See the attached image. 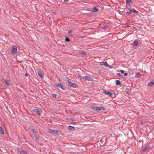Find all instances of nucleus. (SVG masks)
Returning a JSON list of instances; mask_svg holds the SVG:
<instances>
[{"label":"nucleus","mask_w":154,"mask_h":154,"mask_svg":"<svg viewBox=\"0 0 154 154\" xmlns=\"http://www.w3.org/2000/svg\"><path fill=\"white\" fill-rule=\"evenodd\" d=\"M32 111L38 115H41L42 113V110L41 109H33Z\"/></svg>","instance_id":"1"},{"label":"nucleus","mask_w":154,"mask_h":154,"mask_svg":"<svg viewBox=\"0 0 154 154\" xmlns=\"http://www.w3.org/2000/svg\"><path fill=\"white\" fill-rule=\"evenodd\" d=\"M93 109L95 111H100L101 110H104L105 108L103 106H94L93 107Z\"/></svg>","instance_id":"2"},{"label":"nucleus","mask_w":154,"mask_h":154,"mask_svg":"<svg viewBox=\"0 0 154 154\" xmlns=\"http://www.w3.org/2000/svg\"><path fill=\"white\" fill-rule=\"evenodd\" d=\"M55 86L57 87H60V88L63 90H65V88L64 85L60 83H58L57 84H56Z\"/></svg>","instance_id":"3"},{"label":"nucleus","mask_w":154,"mask_h":154,"mask_svg":"<svg viewBox=\"0 0 154 154\" xmlns=\"http://www.w3.org/2000/svg\"><path fill=\"white\" fill-rule=\"evenodd\" d=\"M29 129L33 134L37 132V129L36 128L33 126H29Z\"/></svg>","instance_id":"4"},{"label":"nucleus","mask_w":154,"mask_h":154,"mask_svg":"<svg viewBox=\"0 0 154 154\" xmlns=\"http://www.w3.org/2000/svg\"><path fill=\"white\" fill-rule=\"evenodd\" d=\"M48 131L49 133L51 134H57V132L59 131L58 130H53L51 129H48Z\"/></svg>","instance_id":"5"},{"label":"nucleus","mask_w":154,"mask_h":154,"mask_svg":"<svg viewBox=\"0 0 154 154\" xmlns=\"http://www.w3.org/2000/svg\"><path fill=\"white\" fill-rule=\"evenodd\" d=\"M17 47L15 46H14L12 47L11 52L12 53H15L17 52Z\"/></svg>","instance_id":"6"},{"label":"nucleus","mask_w":154,"mask_h":154,"mask_svg":"<svg viewBox=\"0 0 154 154\" xmlns=\"http://www.w3.org/2000/svg\"><path fill=\"white\" fill-rule=\"evenodd\" d=\"M18 151L20 154H27V151H24L22 149H18Z\"/></svg>","instance_id":"7"},{"label":"nucleus","mask_w":154,"mask_h":154,"mask_svg":"<svg viewBox=\"0 0 154 154\" xmlns=\"http://www.w3.org/2000/svg\"><path fill=\"white\" fill-rule=\"evenodd\" d=\"M82 79H85V80H87L88 81H91L92 80V78L89 77V76H85L81 77Z\"/></svg>","instance_id":"8"},{"label":"nucleus","mask_w":154,"mask_h":154,"mask_svg":"<svg viewBox=\"0 0 154 154\" xmlns=\"http://www.w3.org/2000/svg\"><path fill=\"white\" fill-rule=\"evenodd\" d=\"M126 7L128 10H129L128 11L126 12V14L128 16L130 15L132 12V8L131 9H130L128 7V6H126Z\"/></svg>","instance_id":"9"},{"label":"nucleus","mask_w":154,"mask_h":154,"mask_svg":"<svg viewBox=\"0 0 154 154\" xmlns=\"http://www.w3.org/2000/svg\"><path fill=\"white\" fill-rule=\"evenodd\" d=\"M103 92L106 95H108L111 97H112V94L111 92L108 91L106 90L103 91Z\"/></svg>","instance_id":"10"},{"label":"nucleus","mask_w":154,"mask_h":154,"mask_svg":"<svg viewBox=\"0 0 154 154\" xmlns=\"http://www.w3.org/2000/svg\"><path fill=\"white\" fill-rule=\"evenodd\" d=\"M100 65H104L106 67H109V65L106 62H102L100 63Z\"/></svg>","instance_id":"11"},{"label":"nucleus","mask_w":154,"mask_h":154,"mask_svg":"<svg viewBox=\"0 0 154 154\" xmlns=\"http://www.w3.org/2000/svg\"><path fill=\"white\" fill-rule=\"evenodd\" d=\"M36 140H38L39 139V135L37 132L33 134Z\"/></svg>","instance_id":"12"},{"label":"nucleus","mask_w":154,"mask_h":154,"mask_svg":"<svg viewBox=\"0 0 154 154\" xmlns=\"http://www.w3.org/2000/svg\"><path fill=\"white\" fill-rule=\"evenodd\" d=\"M69 86L71 87H73L74 88H76L77 86V85L74 83L71 82L69 84Z\"/></svg>","instance_id":"13"},{"label":"nucleus","mask_w":154,"mask_h":154,"mask_svg":"<svg viewBox=\"0 0 154 154\" xmlns=\"http://www.w3.org/2000/svg\"><path fill=\"white\" fill-rule=\"evenodd\" d=\"M153 85H154V80L149 82L147 84L148 86H151Z\"/></svg>","instance_id":"14"},{"label":"nucleus","mask_w":154,"mask_h":154,"mask_svg":"<svg viewBox=\"0 0 154 154\" xmlns=\"http://www.w3.org/2000/svg\"><path fill=\"white\" fill-rule=\"evenodd\" d=\"M38 74L41 78H43V74L40 71H38Z\"/></svg>","instance_id":"15"},{"label":"nucleus","mask_w":154,"mask_h":154,"mask_svg":"<svg viewBox=\"0 0 154 154\" xmlns=\"http://www.w3.org/2000/svg\"><path fill=\"white\" fill-rule=\"evenodd\" d=\"M5 132L3 128L0 126V134H4Z\"/></svg>","instance_id":"16"},{"label":"nucleus","mask_w":154,"mask_h":154,"mask_svg":"<svg viewBox=\"0 0 154 154\" xmlns=\"http://www.w3.org/2000/svg\"><path fill=\"white\" fill-rule=\"evenodd\" d=\"M150 147V146L149 145L146 146L143 149V152H144L148 150Z\"/></svg>","instance_id":"17"},{"label":"nucleus","mask_w":154,"mask_h":154,"mask_svg":"<svg viewBox=\"0 0 154 154\" xmlns=\"http://www.w3.org/2000/svg\"><path fill=\"white\" fill-rule=\"evenodd\" d=\"M131 0H126V5L127 6L128 5L129 6H130V3L131 4Z\"/></svg>","instance_id":"18"},{"label":"nucleus","mask_w":154,"mask_h":154,"mask_svg":"<svg viewBox=\"0 0 154 154\" xmlns=\"http://www.w3.org/2000/svg\"><path fill=\"white\" fill-rule=\"evenodd\" d=\"M138 44V41L137 40H135L133 42V45L134 46H137Z\"/></svg>","instance_id":"19"},{"label":"nucleus","mask_w":154,"mask_h":154,"mask_svg":"<svg viewBox=\"0 0 154 154\" xmlns=\"http://www.w3.org/2000/svg\"><path fill=\"white\" fill-rule=\"evenodd\" d=\"M116 84L117 85H119L121 84V82L119 80H116Z\"/></svg>","instance_id":"20"},{"label":"nucleus","mask_w":154,"mask_h":154,"mask_svg":"<svg viewBox=\"0 0 154 154\" xmlns=\"http://www.w3.org/2000/svg\"><path fill=\"white\" fill-rule=\"evenodd\" d=\"M132 12L137 14H138V12L134 8H132Z\"/></svg>","instance_id":"21"},{"label":"nucleus","mask_w":154,"mask_h":154,"mask_svg":"<svg viewBox=\"0 0 154 154\" xmlns=\"http://www.w3.org/2000/svg\"><path fill=\"white\" fill-rule=\"evenodd\" d=\"M68 128L70 130H73L75 129V127L74 126L69 125Z\"/></svg>","instance_id":"22"},{"label":"nucleus","mask_w":154,"mask_h":154,"mask_svg":"<svg viewBox=\"0 0 154 154\" xmlns=\"http://www.w3.org/2000/svg\"><path fill=\"white\" fill-rule=\"evenodd\" d=\"M140 76V72H138L135 74L136 78H138Z\"/></svg>","instance_id":"23"},{"label":"nucleus","mask_w":154,"mask_h":154,"mask_svg":"<svg viewBox=\"0 0 154 154\" xmlns=\"http://www.w3.org/2000/svg\"><path fill=\"white\" fill-rule=\"evenodd\" d=\"M98 9L96 7H94L92 9L93 11L96 12L98 11Z\"/></svg>","instance_id":"24"},{"label":"nucleus","mask_w":154,"mask_h":154,"mask_svg":"<svg viewBox=\"0 0 154 154\" xmlns=\"http://www.w3.org/2000/svg\"><path fill=\"white\" fill-rule=\"evenodd\" d=\"M65 41L66 42H69L70 41V40L68 38L66 37L65 38Z\"/></svg>","instance_id":"25"},{"label":"nucleus","mask_w":154,"mask_h":154,"mask_svg":"<svg viewBox=\"0 0 154 154\" xmlns=\"http://www.w3.org/2000/svg\"><path fill=\"white\" fill-rule=\"evenodd\" d=\"M4 80L5 81V83L8 85H10V83H9V82H8V81H7L6 79H4Z\"/></svg>","instance_id":"26"},{"label":"nucleus","mask_w":154,"mask_h":154,"mask_svg":"<svg viewBox=\"0 0 154 154\" xmlns=\"http://www.w3.org/2000/svg\"><path fill=\"white\" fill-rule=\"evenodd\" d=\"M108 26L106 25L104 26L103 27H101L102 29H104L108 27Z\"/></svg>","instance_id":"27"},{"label":"nucleus","mask_w":154,"mask_h":154,"mask_svg":"<svg viewBox=\"0 0 154 154\" xmlns=\"http://www.w3.org/2000/svg\"><path fill=\"white\" fill-rule=\"evenodd\" d=\"M80 53L84 55H86L87 54L85 51H82Z\"/></svg>","instance_id":"28"},{"label":"nucleus","mask_w":154,"mask_h":154,"mask_svg":"<svg viewBox=\"0 0 154 154\" xmlns=\"http://www.w3.org/2000/svg\"><path fill=\"white\" fill-rule=\"evenodd\" d=\"M52 96L54 98H56L57 96V95L55 94H52Z\"/></svg>","instance_id":"29"},{"label":"nucleus","mask_w":154,"mask_h":154,"mask_svg":"<svg viewBox=\"0 0 154 154\" xmlns=\"http://www.w3.org/2000/svg\"><path fill=\"white\" fill-rule=\"evenodd\" d=\"M67 82H68V83H69V84H70V83L71 82V81H70V80L69 79H68V80H67Z\"/></svg>","instance_id":"30"},{"label":"nucleus","mask_w":154,"mask_h":154,"mask_svg":"<svg viewBox=\"0 0 154 154\" xmlns=\"http://www.w3.org/2000/svg\"><path fill=\"white\" fill-rule=\"evenodd\" d=\"M117 75H119V76H121V77H122V76H123V75H121L120 73H117Z\"/></svg>","instance_id":"31"},{"label":"nucleus","mask_w":154,"mask_h":154,"mask_svg":"<svg viewBox=\"0 0 154 154\" xmlns=\"http://www.w3.org/2000/svg\"><path fill=\"white\" fill-rule=\"evenodd\" d=\"M120 72L122 74L124 73V71L123 70H121Z\"/></svg>","instance_id":"32"},{"label":"nucleus","mask_w":154,"mask_h":154,"mask_svg":"<svg viewBox=\"0 0 154 154\" xmlns=\"http://www.w3.org/2000/svg\"><path fill=\"white\" fill-rule=\"evenodd\" d=\"M129 89L128 88H126L125 89V91L126 92H128L129 91Z\"/></svg>","instance_id":"33"},{"label":"nucleus","mask_w":154,"mask_h":154,"mask_svg":"<svg viewBox=\"0 0 154 154\" xmlns=\"http://www.w3.org/2000/svg\"><path fill=\"white\" fill-rule=\"evenodd\" d=\"M124 76H127L128 75V73H124Z\"/></svg>","instance_id":"34"},{"label":"nucleus","mask_w":154,"mask_h":154,"mask_svg":"<svg viewBox=\"0 0 154 154\" xmlns=\"http://www.w3.org/2000/svg\"><path fill=\"white\" fill-rule=\"evenodd\" d=\"M72 32V31L71 30H69L68 31V33H71Z\"/></svg>","instance_id":"35"},{"label":"nucleus","mask_w":154,"mask_h":154,"mask_svg":"<svg viewBox=\"0 0 154 154\" xmlns=\"http://www.w3.org/2000/svg\"><path fill=\"white\" fill-rule=\"evenodd\" d=\"M69 0H64V1L65 2H67Z\"/></svg>","instance_id":"36"},{"label":"nucleus","mask_w":154,"mask_h":154,"mask_svg":"<svg viewBox=\"0 0 154 154\" xmlns=\"http://www.w3.org/2000/svg\"><path fill=\"white\" fill-rule=\"evenodd\" d=\"M131 71V72H132V70L131 69H129V73Z\"/></svg>","instance_id":"37"},{"label":"nucleus","mask_w":154,"mask_h":154,"mask_svg":"<svg viewBox=\"0 0 154 154\" xmlns=\"http://www.w3.org/2000/svg\"><path fill=\"white\" fill-rule=\"evenodd\" d=\"M70 120L73 121H74L75 120V119H70Z\"/></svg>","instance_id":"38"},{"label":"nucleus","mask_w":154,"mask_h":154,"mask_svg":"<svg viewBox=\"0 0 154 154\" xmlns=\"http://www.w3.org/2000/svg\"><path fill=\"white\" fill-rule=\"evenodd\" d=\"M25 76H28V74H27V73H26V74H25Z\"/></svg>","instance_id":"39"}]
</instances>
